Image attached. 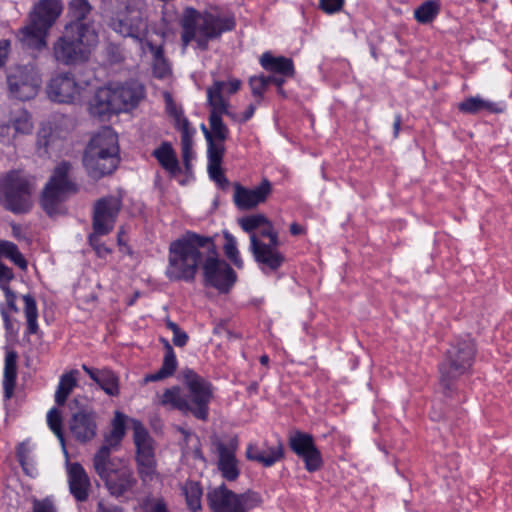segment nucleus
<instances>
[{
	"instance_id": "52",
	"label": "nucleus",
	"mask_w": 512,
	"mask_h": 512,
	"mask_svg": "<svg viewBox=\"0 0 512 512\" xmlns=\"http://www.w3.org/2000/svg\"><path fill=\"white\" fill-rule=\"evenodd\" d=\"M209 177L221 188L229 186V180L225 176L222 164L207 165Z\"/></svg>"
},
{
	"instance_id": "64",
	"label": "nucleus",
	"mask_w": 512,
	"mask_h": 512,
	"mask_svg": "<svg viewBox=\"0 0 512 512\" xmlns=\"http://www.w3.org/2000/svg\"><path fill=\"white\" fill-rule=\"evenodd\" d=\"M147 512H170L163 498L155 499Z\"/></svg>"
},
{
	"instance_id": "59",
	"label": "nucleus",
	"mask_w": 512,
	"mask_h": 512,
	"mask_svg": "<svg viewBox=\"0 0 512 512\" xmlns=\"http://www.w3.org/2000/svg\"><path fill=\"white\" fill-rule=\"evenodd\" d=\"M16 456L17 460L22 466L23 470L26 474H29L28 469L26 468V462L29 456V448L28 445L24 442L20 443L16 448Z\"/></svg>"
},
{
	"instance_id": "46",
	"label": "nucleus",
	"mask_w": 512,
	"mask_h": 512,
	"mask_svg": "<svg viewBox=\"0 0 512 512\" xmlns=\"http://www.w3.org/2000/svg\"><path fill=\"white\" fill-rule=\"evenodd\" d=\"M47 424L50 430L60 441L64 451H66L65 438L63 434V419L59 409L53 407L47 413Z\"/></svg>"
},
{
	"instance_id": "9",
	"label": "nucleus",
	"mask_w": 512,
	"mask_h": 512,
	"mask_svg": "<svg viewBox=\"0 0 512 512\" xmlns=\"http://www.w3.org/2000/svg\"><path fill=\"white\" fill-rule=\"evenodd\" d=\"M71 164L62 161L53 170L48 182L43 188L40 205L45 213L53 216L58 212L59 206L70 194L78 191L76 183L69 179Z\"/></svg>"
},
{
	"instance_id": "21",
	"label": "nucleus",
	"mask_w": 512,
	"mask_h": 512,
	"mask_svg": "<svg viewBox=\"0 0 512 512\" xmlns=\"http://www.w3.org/2000/svg\"><path fill=\"white\" fill-rule=\"evenodd\" d=\"M246 458L249 461L257 462L265 468L274 466L285 457V449L282 441H277L275 445H270L264 441L261 445L251 442L246 447Z\"/></svg>"
},
{
	"instance_id": "40",
	"label": "nucleus",
	"mask_w": 512,
	"mask_h": 512,
	"mask_svg": "<svg viewBox=\"0 0 512 512\" xmlns=\"http://www.w3.org/2000/svg\"><path fill=\"white\" fill-rule=\"evenodd\" d=\"M240 87L241 81L238 79H232L227 82L216 80L210 87L207 88V102H209L210 96H212L214 100H216L217 97H220L226 108H228L229 102L224 98L223 93H227L229 95L235 94L240 89Z\"/></svg>"
},
{
	"instance_id": "39",
	"label": "nucleus",
	"mask_w": 512,
	"mask_h": 512,
	"mask_svg": "<svg viewBox=\"0 0 512 512\" xmlns=\"http://www.w3.org/2000/svg\"><path fill=\"white\" fill-rule=\"evenodd\" d=\"M164 101H165V109L166 113L173 118L174 127L180 133L184 132V125L186 124L187 130H195V128L191 127L190 122L187 117L184 116L183 109L178 106L172 95L168 92L164 93Z\"/></svg>"
},
{
	"instance_id": "38",
	"label": "nucleus",
	"mask_w": 512,
	"mask_h": 512,
	"mask_svg": "<svg viewBox=\"0 0 512 512\" xmlns=\"http://www.w3.org/2000/svg\"><path fill=\"white\" fill-rule=\"evenodd\" d=\"M182 494L191 512H199L202 509L203 488L200 482L187 480L182 486Z\"/></svg>"
},
{
	"instance_id": "17",
	"label": "nucleus",
	"mask_w": 512,
	"mask_h": 512,
	"mask_svg": "<svg viewBox=\"0 0 512 512\" xmlns=\"http://www.w3.org/2000/svg\"><path fill=\"white\" fill-rule=\"evenodd\" d=\"M83 87L70 72L54 75L48 82L46 93L48 98L56 103L72 104L79 99Z\"/></svg>"
},
{
	"instance_id": "5",
	"label": "nucleus",
	"mask_w": 512,
	"mask_h": 512,
	"mask_svg": "<svg viewBox=\"0 0 512 512\" xmlns=\"http://www.w3.org/2000/svg\"><path fill=\"white\" fill-rule=\"evenodd\" d=\"M97 43L98 33L92 25L65 24L62 35L53 44V56L64 65L84 63Z\"/></svg>"
},
{
	"instance_id": "37",
	"label": "nucleus",
	"mask_w": 512,
	"mask_h": 512,
	"mask_svg": "<svg viewBox=\"0 0 512 512\" xmlns=\"http://www.w3.org/2000/svg\"><path fill=\"white\" fill-rule=\"evenodd\" d=\"M92 9L93 7L89 0H70L67 11L69 20L66 24H75L76 26L92 25L94 27L92 21H86Z\"/></svg>"
},
{
	"instance_id": "2",
	"label": "nucleus",
	"mask_w": 512,
	"mask_h": 512,
	"mask_svg": "<svg viewBox=\"0 0 512 512\" xmlns=\"http://www.w3.org/2000/svg\"><path fill=\"white\" fill-rule=\"evenodd\" d=\"M214 242L211 236L189 230L173 240L168 248L165 276L174 282H193L209 251L214 250Z\"/></svg>"
},
{
	"instance_id": "55",
	"label": "nucleus",
	"mask_w": 512,
	"mask_h": 512,
	"mask_svg": "<svg viewBox=\"0 0 512 512\" xmlns=\"http://www.w3.org/2000/svg\"><path fill=\"white\" fill-rule=\"evenodd\" d=\"M249 85L254 96L262 97L268 87L266 76L260 75L251 77Z\"/></svg>"
},
{
	"instance_id": "48",
	"label": "nucleus",
	"mask_w": 512,
	"mask_h": 512,
	"mask_svg": "<svg viewBox=\"0 0 512 512\" xmlns=\"http://www.w3.org/2000/svg\"><path fill=\"white\" fill-rule=\"evenodd\" d=\"M225 243L223 246L224 254L226 257L238 268L241 269L244 266V262L240 256L237 248V242L233 235L228 232L224 234Z\"/></svg>"
},
{
	"instance_id": "10",
	"label": "nucleus",
	"mask_w": 512,
	"mask_h": 512,
	"mask_svg": "<svg viewBox=\"0 0 512 512\" xmlns=\"http://www.w3.org/2000/svg\"><path fill=\"white\" fill-rule=\"evenodd\" d=\"M95 473L103 481L108 492L121 497L131 491L137 480L133 470L119 457L111 460L92 462Z\"/></svg>"
},
{
	"instance_id": "57",
	"label": "nucleus",
	"mask_w": 512,
	"mask_h": 512,
	"mask_svg": "<svg viewBox=\"0 0 512 512\" xmlns=\"http://www.w3.org/2000/svg\"><path fill=\"white\" fill-rule=\"evenodd\" d=\"M344 5V0H320V8L327 14L339 12Z\"/></svg>"
},
{
	"instance_id": "25",
	"label": "nucleus",
	"mask_w": 512,
	"mask_h": 512,
	"mask_svg": "<svg viewBox=\"0 0 512 512\" xmlns=\"http://www.w3.org/2000/svg\"><path fill=\"white\" fill-rule=\"evenodd\" d=\"M63 11L61 0H39L29 14V20L49 32Z\"/></svg>"
},
{
	"instance_id": "49",
	"label": "nucleus",
	"mask_w": 512,
	"mask_h": 512,
	"mask_svg": "<svg viewBox=\"0 0 512 512\" xmlns=\"http://www.w3.org/2000/svg\"><path fill=\"white\" fill-rule=\"evenodd\" d=\"M207 141V165L222 164L225 154V141L206 140Z\"/></svg>"
},
{
	"instance_id": "30",
	"label": "nucleus",
	"mask_w": 512,
	"mask_h": 512,
	"mask_svg": "<svg viewBox=\"0 0 512 512\" xmlns=\"http://www.w3.org/2000/svg\"><path fill=\"white\" fill-rule=\"evenodd\" d=\"M259 63L267 72L288 78L295 75V65L291 58L274 56L270 51H266L260 56Z\"/></svg>"
},
{
	"instance_id": "27",
	"label": "nucleus",
	"mask_w": 512,
	"mask_h": 512,
	"mask_svg": "<svg viewBox=\"0 0 512 512\" xmlns=\"http://www.w3.org/2000/svg\"><path fill=\"white\" fill-rule=\"evenodd\" d=\"M82 369L107 395L111 397L119 396V377L112 369L107 367L98 369L86 364L82 365Z\"/></svg>"
},
{
	"instance_id": "29",
	"label": "nucleus",
	"mask_w": 512,
	"mask_h": 512,
	"mask_svg": "<svg viewBox=\"0 0 512 512\" xmlns=\"http://www.w3.org/2000/svg\"><path fill=\"white\" fill-rule=\"evenodd\" d=\"M48 31L28 19V24L18 32V39L26 49L41 51L47 46Z\"/></svg>"
},
{
	"instance_id": "35",
	"label": "nucleus",
	"mask_w": 512,
	"mask_h": 512,
	"mask_svg": "<svg viewBox=\"0 0 512 512\" xmlns=\"http://www.w3.org/2000/svg\"><path fill=\"white\" fill-rule=\"evenodd\" d=\"M458 110L464 114L475 115L482 111L498 114L503 108L495 102L482 99L480 96H470L458 104Z\"/></svg>"
},
{
	"instance_id": "32",
	"label": "nucleus",
	"mask_w": 512,
	"mask_h": 512,
	"mask_svg": "<svg viewBox=\"0 0 512 512\" xmlns=\"http://www.w3.org/2000/svg\"><path fill=\"white\" fill-rule=\"evenodd\" d=\"M113 92L109 89H99L90 103V112L100 118L117 113L119 108L115 105Z\"/></svg>"
},
{
	"instance_id": "20",
	"label": "nucleus",
	"mask_w": 512,
	"mask_h": 512,
	"mask_svg": "<svg viewBox=\"0 0 512 512\" xmlns=\"http://www.w3.org/2000/svg\"><path fill=\"white\" fill-rule=\"evenodd\" d=\"M69 430L74 439L87 443L97 434V413L92 409H81L74 413L69 420Z\"/></svg>"
},
{
	"instance_id": "53",
	"label": "nucleus",
	"mask_w": 512,
	"mask_h": 512,
	"mask_svg": "<svg viewBox=\"0 0 512 512\" xmlns=\"http://www.w3.org/2000/svg\"><path fill=\"white\" fill-rule=\"evenodd\" d=\"M12 126L14 130L18 133L28 134L32 131L33 124L31 121V116L23 111L18 117H16L12 121Z\"/></svg>"
},
{
	"instance_id": "34",
	"label": "nucleus",
	"mask_w": 512,
	"mask_h": 512,
	"mask_svg": "<svg viewBox=\"0 0 512 512\" xmlns=\"http://www.w3.org/2000/svg\"><path fill=\"white\" fill-rule=\"evenodd\" d=\"M61 147V139L51 123L42 125L37 134V153L39 156H50L51 152Z\"/></svg>"
},
{
	"instance_id": "42",
	"label": "nucleus",
	"mask_w": 512,
	"mask_h": 512,
	"mask_svg": "<svg viewBox=\"0 0 512 512\" xmlns=\"http://www.w3.org/2000/svg\"><path fill=\"white\" fill-rule=\"evenodd\" d=\"M22 299L24 301V314L27 321L26 333L28 335L36 334L39 330L36 300L30 294L23 295Z\"/></svg>"
},
{
	"instance_id": "22",
	"label": "nucleus",
	"mask_w": 512,
	"mask_h": 512,
	"mask_svg": "<svg viewBox=\"0 0 512 512\" xmlns=\"http://www.w3.org/2000/svg\"><path fill=\"white\" fill-rule=\"evenodd\" d=\"M207 103L210 107L208 117L210 132L206 133V140L226 141L229 137L230 131L224 124L222 116H230L231 112L226 108L220 97H217L216 100H214V98L210 96L209 102Z\"/></svg>"
},
{
	"instance_id": "54",
	"label": "nucleus",
	"mask_w": 512,
	"mask_h": 512,
	"mask_svg": "<svg viewBox=\"0 0 512 512\" xmlns=\"http://www.w3.org/2000/svg\"><path fill=\"white\" fill-rule=\"evenodd\" d=\"M106 57L111 64H119L125 60L124 50L120 45L110 43L106 47Z\"/></svg>"
},
{
	"instance_id": "15",
	"label": "nucleus",
	"mask_w": 512,
	"mask_h": 512,
	"mask_svg": "<svg viewBox=\"0 0 512 512\" xmlns=\"http://www.w3.org/2000/svg\"><path fill=\"white\" fill-rule=\"evenodd\" d=\"M288 446L303 461L307 472L314 473L323 467L322 453L317 447L312 434L296 430L290 434Z\"/></svg>"
},
{
	"instance_id": "45",
	"label": "nucleus",
	"mask_w": 512,
	"mask_h": 512,
	"mask_svg": "<svg viewBox=\"0 0 512 512\" xmlns=\"http://www.w3.org/2000/svg\"><path fill=\"white\" fill-rule=\"evenodd\" d=\"M0 256H4L12 261L22 270L27 269V261L23 254L19 251L18 246L8 240H0Z\"/></svg>"
},
{
	"instance_id": "26",
	"label": "nucleus",
	"mask_w": 512,
	"mask_h": 512,
	"mask_svg": "<svg viewBox=\"0 0 512 512\" xmlns=\"http://www.w3.org/2000/svg\"><path fill=\"white\" fill-rule=\"evenodd\" d=\"M67 475L71 495L78 502L87 501L91 489V482L84 467L79 462L71 463Z\"/></svg>"
},
{
	"instance_id": "47",
	"label": "nucleus",
	"mask_w": 512,
	"mask_h": 512,
	"mask_svg": "<svg viewBox=\"0 0 512 512\" xmlns=\"http://www.w3.org/2000/svg\"><path fill=\"white\" fill-rule=\"evenodd\" d=\"M242 230L251 235L256 234V230L261 228L263 224H269V219L264 214H253L241 217L238 220Z\"/></svg>"
},
{
	"instance_id": "14",
	"label": "nucleus",
	"mask_w": 512,
	"mask_h": 512,
	"mask_svg": "<svg viewBox=\"0 0 512 512\" xmlns=\"http://www.w3.org/2000/svg\"><path fill=\"white\" fill-rule=\"evenodd\" d=\"M7 84L13 98L27 101L37 95L41 75L33 64L16 66L7 75Z\"/></svg>"
},
{
	"instance_id": "18",
	"label": "nucleus",
	"mask_w": 512,
	"mask_h": 512,
	"mask_svg": "<svg viewBox=\"0 0 512 512\" xmlns=\"http://www.w3.org/2000/svg\"><path fill=\"white\" fill-rule=\"evenodd\" d=\"M122 202L114 196L98 199L93 207L92 229L98 234H109L115 226Z\"/></svg>"
},
{
	"instance_id": "11",
	"label": "nucleus",
	"mask_w": 512,
	"mask_h": 512,
	"mask_svg": "<svg viewBox=\"0 0 512 512\" xmlns=\"http://www.w3.org/2000/svg\"><path fill=\"white\" fill-rule=\"evenodd\" d=\"M0 194L6 210L23 214L32 207V186L18 171L8 172L0 181Z\"/></svg>"
},
{
	"instance_id": "62",
	"label": "nucleus",
	"mask_w": 512,
	"mask_h": 512,
	"mask_svg": "<svg viewBox=\"0 0 512 512\" xmlns=\"http://www.w3.org/2000/svg\"><path fill=\"white\" fill-rule=\"evenodd\" d=\"M2 291L4 292L6 304L10 312H18V307L16 305L17 296L15 292L12 291L11 288H6L5 290Z\"/></svg>"
},
{
	"instance_id": "16",
	"label": "nucleus",
	"mask_w": 512,
	"mask_h": 512,
	"mask_svg": "<svg viewBox=\"0 0 512 512\" xmlns=\"http://www.w3.org/2000/svg\"><path fill=\"white\" fill-rule=\"evenodd\" d=\"M233 203L242 211L252 210L261 204H264L273 192V185L268 178H263L261 182L253 187L248 188L235 182L233 184Z\"/></svg>"
},
{
	"instance_id": "58",
	"label": "nucleus",
	"mask_w": 512,
	"mask_h": 512,
	"mask_svg": "<svg viewBox=\"0 0 512 512\" xmlns=\"http://www.w3.org/2000/svg\"><path fill=\"white\" fill-rule=\"evenodd\" d=\"M13 279V270L4 263H2L0 265V289L5 290L6 288H10L9 284Z\"/></svg>"
},
{
	"instance_id": "50",
	"label": "nucleus",
	"mask_w": 512,
	"mask_h": 512,
	"mask_svg": "<svg viewBox=\"0 0 512 512\" xmlns=\"http://www.w3.org/2000/svg\"><path fill=\"white\" fill-rule=\"evenodd\" d=\"M237 499L244 512H250L262 504V497L260 493L253 490L237 493Z\"/></svg>"
},
{
	"instance_id": "19",
	"label": "nucleus",
	"mask_w": 512,
	"mask_h": 512,
	"mask_svg": "<svg viewBox=\"0 0 512 512\" xmlns=\"http://www.w3.org/2000/svg\"><path fill=\"white\" fill-rule=\"evenodd\" d=\"M128 417L116 411L111 422V430L104 436L102 445L95 452L92 462L114 459L112 452L117 451L126 434V421Z\"/></svg>"
},
{
	"instance_id": "33",
	"label": "nucleus",
	"mask_w": 512,
	"mask_h": 512,
	"mask_svg": "<svg viewBox=\"0 0 512 512\" xmlns=\"http://www.w3.org/2000/svg\"><path fill=\"white\" fill-rule=\"evenodd\" d=\"M112 92L115 100L122 103V107H118L119 110L135 108L144 97V89L137 83H125Z\"/></svg>"
},
{
	"instance_id": "28",
	"label": "nucleus",
	"mask_w": 512,
	"mask_h": 512,
	"mask_svg": "<svg viewBox=\"0 0 512 512\" xmlns=\"http://www.w3.org/2000/svg\"><path fill=\"white\" fill-rule=\"evenodd\" d=\"M217 452V466L222 477L227 481H235L240 475L238 460L235 455L236 447L232 445L227 446L224 443H219L217 445Z\"/></svg>"
},
{
	"instance_id": "3",
	"label": "nucleus",
	"mask_w": 512,
	"mask_h": 512,
	"mask_svg": "<svg viewBox=\"0 0 512 512\" xmlns=\"http://www.w3.org/2000/svg\"><path fill=\"white\" fill-rule=\"evenodd\" d=\"M178 24L181 29V47L186 49L194 44L200 51L208 50L211 41L220 39L224 33L236 27L234 16L200 11L192 6L183 9Z\"/></svg>"
},
{
	"instance_id": "63",
	"label": "nucleus",
	"mask_w": 512,
	"mask_h": 512,
	"mask_svg": "<svg viewBox=\"0 0 512 512\" xmlns=\"http://www.w3.org/2000/svg\"><path fill=\"white\" fill-rule=\"evenodd\" d=\"M11 43L7 39L0 40V68L3 67L8 58Z\"/></svg>"
},
{
	"instance_id": "4",
	"label": "nucleus",
	"mask_w": 512,
	"mask_h": 512,
	"mask_svg": "<svg viewBox=\"0 0 512 512\" xmlns=\"http://www.w3.org/2000/svg\"><path fill=\"white\" fill-rule=\"evenodd\" d=\"M117 134L106 127L92 136L83 153V166L87 175L99 180L111 175L120 163Z\"/></svg>"
},
{
	"instance_id": "51",
	"label": "nucleus",
	"mask_w": 512,
	"mask_h": 512,
	"mask_svg": "<svg viewBox=\"0 0 512 512\" xmlns=\"http://www.w3.org/2000/svg\"><path fill=\"white\" fill-rule=\"evenodd\" d=\"M105 235L106 234H98L93 230V233H91L88 237L89 245L100 258H106L112 253V249L106 246V244L101 240V236Z\"/></svg>"
},
{
	"instance_id": "12",
	"label": "nucleus",
	"mask_w": 512,
	"mask_h": 512,
	"mask_svg": "<svg viewBox=\"0 0 512 512\" xmlns=\"http://www.w3.org/2000/svg\"><path fill=\"white\" fill-rule=\"evenodd\" d=\"M132 429L137 473L143 482L151 481L157 468L154 440L141 421L132 419Z\"/></svg>"
},
{
	"instance_id": "41",
	"label": "nucleus",
	"mask_w": 512,
	"mask_h": 512,
	"mask_svg": "<svg viewBox=\"0 0 512 512\" xmlns=\"http://www.w3.org/2000/svg\"><path fill=\"white\" fill-rule=\"evenodd\" d=\"M77 370H71L64 373L59 380L57 390L55 392V402L57 405L62 406L67 401L68 396L77 385L76 374Z\"/></svg>"
},
{
	"instance_id": "44",
	"label": "nucleus",
	"mask_w": 512,
	"mask_h": 512,
	"mask_svg": "<svg viewBox=\"0 0 512 512\" xmlns=\"http://www.w3.org/2000/svg\"><path fill=\"white\" fill-rule=\"evenodd\" d=\"M195 133L196 130H187L186 124L184 125V132L181 133L182 159L186 172H191L192 170L191 161L194 158L193 137Z\"/></svg>"
},
{
	"instance_id": "6",
	"label": "nucleus",
	"mask_w": 512,
	"mask_h": 512,
	"mask_svg": "<svg viewBox=\"0 0 512 512\" xmlns=\"http://www.w3.org/2000/svg\"><path fill=\"white\" fill-rule=\"evenodd\" d=\"M142 6L141 0H107L110 28L123 37H131L143 44L148 39V24Z\"/></svg>"
},
{
	"instance_id": "13",
	"label": "nucleus",
	"mask_w": 512,
	"mask_h": 512,
	"mask_svg": "<svg viewBox=\"0 0 512 512\" xmlns=\"http://www.w3.org/2000/svg\"><path fill=\"white\" fill-rule=\"evenodd\" d=\"M205 285L217 289L220 293H228L237 281V274L233 268L219 258L216 244L214 250L209 251L202 264Z\"/></svg>"
},
{
	"instance_id": "1",
	"label": "nucleus",
	"mask_w": 512,
	"mask_h": 512,
	"mask_svg": "<svg viewBox=\"0 0 512 512\" xmlns=\"http://www.w3.org/2000/svg\"><path fill=\"white\" fill-rule=\"evenodd\" d=\"M182 382L188 390L184 395L180 386H172L163 391L159 404L169 410H177L183 415H192L200 421L209 418V406L214 397L213 384L191 368L181 371Z\"/></svg>"
},
{
	"instance_id": "60",
	"label": "nucleus",
	"mask_w": 512,
	"mask_h": 512,
	"mask_svg": "<svg viewBox=\"0 0 512 512\" xmlns=\"http://www.w3.org/2000/svg\"><path fill=\"white\" fill-rule=\"evenodd\" d=\"M33 512H57V510L51 501L44 499L33 502Z\"/></svg>"
},
{
	"instance_id": "23",
	"label": "nucleus",
	"mask_w": 512,
	"mask_h": 512,
	"mask_svg": "<svg viewBox=\"0 0 512 512\" xmlns=\"http://www.w3.org/2000/svg\"><path fill=\"white\" fill-rule=\"evenodd\" d=\"M161 22L164 24V27L156 32L161 36V43L157 45L154 44L151 40L147 39L142 44L143 46L147 47L149 52L152 54V70L154 76L158 79H164L171 73V67L164 51V38L168 29V20L164 14L161 17Z\"/></svg>"
},
{
	"instance_id": "43",
	"label": "nucleus",
	"mask_w": 512,
	"mask_h": 512,
	"mask_svg": "<svg viewBox=\"0 0 512 512\" xmlns=\"http://www.w3.org/2000/svg\"><path fill=\"white\" fill-rule=\"evenodd\" d=\"M440 9L437 1L427 0L414 10V18L420 24H430L437 18Z\"/></svg>"
},
{
	"instance_id": "56",
	"label": "nucleus",
	"mask_w": 512,
	"mask_h": 512,
	"mask_svg": "<svg viewBox=\"0 0 512 512\" xmlns=\"http://www.w3.org/2000/svg\"><path fill=\"white\" fill-rule=\"evenodd\" d=\"M4 376H17V353L9 351L5 356Z\"/></svg>"
},
{
	"instance_id": "36",
	"label": "nucleus",
	"mask_w": 512,
	"mask_h": 512,
	"mask_svg": "<svg viewBox=\"0 0 512 512\" xmlns=\"http://www.w3.org/2000/svg\"><path fill=\"white\" fill-rule=\"evenodd\" d=\"M152 156L157 159L163 169L176 175L180 172L179 161L170 142L164 141L153 152Z\"/></svg>"
},
{
	"instance_id": "61",
	"label": "nucleus",
	"mask_w": 512,
	"mask_h": 512,
	"mask_svg": "<svg viewBox=\"0 0 512 512\" xmlns=\"http://www.w3.org/2000/svg\"><path fill=\"white\" fill-rule=\"evenodd\" d=\"M17 376H4L3 379V390L4 397L10 399L13 396L14 389L16 386Z\"/></svg>"
},
{
	"instance_id": "24",
	"label": "nucleus",
	"mask_w": 512,
	"mask_h": 512,
	"mask_svg": "<svg viewBox=\"0 0 512 512\" xmlns=\"http://www.w3.org/2000/svg\"><path fill=\"white\" fill-rule=\"evenodd\" d=\"M206 498L211 512H244L238 503L237 493L224 483L209 490Z\"/></svg>"
},
{
	"instance_id": "7",
	"label": "nucleus",
	"mask_w": 512,
	"mask_h": 512,
	"mask_svg": "<svg viewBox=\"0 0 512 512\" xmlns=\"http://www.w3.org/2000/svg\"><path fill=\"white\" fill-rule=\"evenodd\" d=\"M475 354L476 348L470 340H456L450 345L438 366L440 385L446 396L452 395L458 378L471 369Z\"/></svg>"
},
{
	"instance_id": "8",
	"label": "nucleus",
	"mask_w": 512,
	"mask_h": 512,
	"mask_svg": "<svg viewBox=\"0 0 512 512\" xmlns=\"http://www.w3.org/2000/svg\"><path fill=\"white\" fill-rule=\"evenodd\" d=\"M259 234L250 237L249 249L259 269L265 275L277 272L285 263V255L279 251V235L272 222L263 224Z\"/></svg>"
},
{
	"instance_id": "31",
	"label": "nucleus",
	"mask_w": 512,
	"mask_h": 512,
	"mask_svg": "<svg viewBox=\"0 0 512 512\" xmlns=\"http://www.w3.org/2000/svg\"><path fill=\"white\" fill-rule=\"evenodd\" d=\"M161 341L165 349L162 365L158 371L145 375V383L157 382L169 378L174 375L177 369L178 361L173 347L168 340L162 338Z\"/></svg>"
}]
</instances>
